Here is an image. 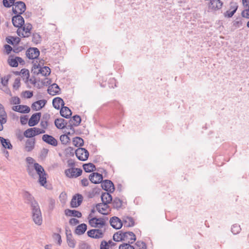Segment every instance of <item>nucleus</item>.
I'll return each instance as SVG.
<instances>
[{
    "instance_id": "f257e3e1",
    "label": "nucleus",
    "mask_w": 249,
    "mask_h": 249,
    "mask_svg": "<svg viewBox=\"0 0 249 249\" xmlns=\"http://www.w3.org/2000/svg\"><path fill=\"white\" fill-rule=\"evenodd\" d=\"M27 171L28 174L35 178L36 176V172L39 176V182L41 186H44L46 183V176L43 167L37 163H35L33 166L28 165L27 166Z\"/></svg>"
},
{
    "instance_id": "f03ea898",
    "label": "nucleus",
    "mask_w": 249,
    "mask_h": 249,
    "mask_svg": "<svg viewBox=\"0 0 249 249\" xmlns=\"http://www.w3.org/2000/svg\"><path fill=\"white\" fill-rule=\"evenodd\" d=\"M31 210L33 220L36 224L41 225L42 223V217L39 205L34 206Z\"/></svg>"
},
{
    "instance_id": "7ed1b4c3",
    "label": "nucleus",
    "mask_w": 249,
    "mask_h": 249,
    "mask_svg": "<svg viewBox=\"0 0 249 249\" xmlns=\"http://www.w3.org/2000/svg\"><path fill=\"white\" fill-rule=\"evenodd\" d=\"M32 25L30 23H26L22 27L18 28L17 30L18 35L22 37H29L31 35V30Z\"/></svg>"
},
{
    "instance_id": "20e7f679",
    "label": "nucleus",
    "mask_w": 249,
    "mask_h": 249,
    "mask_svg": "<svg viewBox=\"0 0 249 249\" xmlns=\"http://www.w3.org/2000/svg\"><path fill=\"white\" fill-rule=\"evenodd\" d=\"M106 229L103 230L102 228L97 229H92L87 232L88 235L92 238L100 239L104 236Z\"/></svg>"
},
{
    "instance_id": "39448f33",
    "label": "nucleus",
    "mask_w": 249,
    "mask_h": 249,
    "mask_svg": "<svg viewBox=\"0 0 249 249\" xmlns=\"http://www.w3.org/2000/svg\"><path fill=\"white\" fill-rule=\"evenodd\" d=\"M89 223L92 227L102 228L106 225V220L103 218L95 217L89 219Z\"/></svg>"
},
{
    "instance_id": "423d86ee",
    "label": "nucleus",
    "mask_w": 249,
    "mask_h": 249,
    "mask_svg": "<svg viewBox=\"0 0 249 249\" xmlns=\"http://www.w3.org/2000/svg\"><path fill=\"white\" fill-rule=\"evenodd\" d=\"M75 155L80 160L85 161L88 159L89 153L85 148L79 147L75 150Z\"/></svg>"
},
{
    "instance_id": "0eeeda50",
    "label": "nucleus",
    "mask_w": 249,
    "mask_h": 249,
    "mask_svg": "<svg viewBox=\"0 0 249 249\" xmlns=\"http://www.w3.org/2000/svg\"><path fill=\"white\" fill-rule=\"evenodd\" d=\"M15 7H13V12L15 14H22L26 10V5L23 1H17L15 3Z\"/></svg>"
},
{
    "instance_id": "6e6552de",
    "label": "nucleus",
    "mask_w": 249,
    "mask_h": 249,
    "mask_svg": "<svg viewBox=\"0 0 249 249\" xmlns=\"http://www.w3.org/2000/svg\"><path fill=\"white\" fill-rule=\"evenodd\" d=\"M23 198L26 203L31 205V208H33L34 206H36L38 205L34 197L28 192L25 191L23 193Z\"/></svg>"
},
{
    "instance_id": "1a4fd4ad",
    "label": "nucleus",
    "mask_w": 249,
    "mask_h": 249,
    "mask_svg": "<svg viewBox=\"0 0 249 249\" xmlns=\"http://www.w3.org/2000/svg\"><path fill=\"white\" fill-rule=\"evenodd\" d=\"M82 170L80 168H71L65 171L66 176L69 178H76L81 175Z\"/></svg>"
},
{
    "instance_id": "9d476101",
    "label": "nucleus",
    "mask_w": 249,
    "mask_h": 249,
    "mask_svg": "<svg viewBox=\"0 0 249 249\" xmlns=\"http://www.w3.org/2000/svg\"><path fill=\"white\" fill-rule=\"evenodd\" d=\"M40 54L39 50L36 48H30L26 52V55L29 59L37 58Z\"/></svg>"
},
{
    "instance_id": "9b49d317",
    "label": "nucleus",
    "mask_w": 249,
    "mask_h": 249,
    "mask_svg": "<svg viewBox=\"0 0 249 249\" xmlns=\"http://www.w3.org/2000/svg\"><path fill=\"white\" fill-rule=\"evenodd\" d=\"M223 4V3L220 0H211L209 4L208 8L212 11H217L220 10Z\"/></svg>"
},
{
    "instance_id": "f8f14e48",
    "label": "nucleus",
    "mask_w": 249,
    "mask_h": 249,
    "mask_svg": "<svg viewBox=\"0 0 249 249\" xmlns=\"http://www.w3.org/2000/svg\"><path fill=\"white\" fill-rule=\"evenodd\" d=\"M101 186L103 189L108 192L112 193L115 190L113 183L109 180L106 179L101 182Z\"/></svg>"
},
{
    "instance_id": "ddd939ff",
    "label": "nucleus",
    "mask_w": 249,
    "mask_h": 249,
    "mask_svg": "<svg viewBox=\"0 0 249 249\" xmlns=\"http://www.w3.org/2000/svg\"><path fill=\"white\" fill-rule=\"evenodd\" d=\"M83 197L80 194H77L74 196L71 201V206L72 208H76L81 205Z\"/></svg>"
},
{
    "instance_id": "4468645a",
    "label": "nucleus",
    "mask_w": 249,
    "mask_h": 249,
    "mask_svg": "<svg viewBox=\"0 0 249 249\" xmlns=\"http://www.w3.org/2000/svg\"><path fill=\"white\" fill-rule=\"evenodd\" d=\"M16 15L12 18V23L15 27L19 28L24 25V20L21 15Z\"/></svg>"
},
{
    "instance_id": "2eb2a0df",
    "label": "nucleus",
    "mask_w": 249,
    "mask_h": 249,
    "mask_svg": "<svg viewBox=\"0 0 249 249\" xmlns=\"http://www.w3.org/2000/svg\"><path fill=\"white\" fill-rule=\"evenodd\" d=\"M96 208L97 211L104 215L108 214L109 211V206L108 204L106 203H100L96 205Z\"/></svg>"
},
{
    "instance_id": "dca6fc26",
    "label": "nucleus",
    "mask_w": 249,
    "mask_h": 249,
    "mask_svg": "<svg viewBox=\"0 0 249 249\" xmlns=\"http://www.w3.org/2000/svg\"><path fill=\"white\" fill-rule=\"evenodd\" d=\"M41 116V113L40 112L33 114L28 121V125L30 126H34L36 125L39 122Z\"/></svg>"
},
{
    "instance_id": "f3484780",
    "label": "nucleus",
    "mask_w": 249,
    "mask_h": 249,
    "mask_svg": "<svg viewBox=\"0 0 249 249\" xmlns=\"http://www.w3.org/2000/svg\"><path fill=\"white\" fill-rule=\"evenodd\" d=\"M42 140L46 143L53 146L57 145V140L52 136L48 134H44L42 136Z\"/></svg>"
},
{
    "instance_id": "a211bd4d",
    "label": "nucleus",
    "mask_w": 249,
    "mask_h": 249,
    "mask_svg": "<svg viewBox=\"0 0 249 249\" xmlns=\"http://www.w3.org/2000/svg\"><path fill=\"white\" fill-rule=\"evenodd\" d=\"M110 225L115 229H120L123 226V222L118 217L114 216L110 219Z\"/></svg>"
},
{
    "instance_id": "6ab92c4d",
    "label": "nucleus",
    "mask_w": 249,
    "mask_h": 249,
    "mask_svg": "<svg viewBox=\"0 0 249 249\" xmlns=\"http://www.w3.org/2000/svg\"><path fill=\"white\" fill-rule=\"evenodd\" d=\"M90 181L94 184L101 183L103 179L102 175L98 173H92L89 176Z\"/></svg>"
},
{
    "instance_id": "aec40b11",
    "label": "nucleus",
    "mask_w": 249,
    "mask_h": 249,
    "mask_svg": "<svg viewBox=\"0 0 249 249\" xmlns=\"http://www.w3.org/2000/svg\"><path fill=\"white\" fill-rule=\"evenodd\" d=\"M12 108L14 111L21 113H28L30 111V108L26 105L15 106Z\"/></svg>"
},
{
    "instance_id": "412c9836",
    "label": "nucleus",
    "mask_w": 249,
    "mask_h": 249,
    "mask_svg": "<svg viewBox=\"0 0 249 249\" xmlns=\"http://www.w3.org/2000/svg\"><path fill=\"white\" fill-rule=\"evenodd\" d=\"M36 140L35 138H31L27 140L25 144V150L27 152L32 151L35 145Z\"/></svg>"
},
{
    "instance_id": "4be33fe9",
    "label": "nucleus",
    "mask_w": 249,
    "mask_h": 249,
    "mask_svg": "<svg viewBox=\"0 0 249 249\" xmlns=\"http://www.w3.org/2000/svg\"><path fill=\"white\" fill-rule=\"evenodd\" d=\"M60 88L56 84H53L49 86L48 89V92L49 94L52 95H55L59 94Z\"/></svg>"
},
{
    "instance_id": "5701e85b",
    "label": "nucleus",
    "mask_w": 249,
    "mask_h": 249,
    "mask_svg": "<svg viewBox=\"0 0 249 249\" xmlns=\"http://www.w3.org/2000/svg\"><path fill=\"white\" fill-rule=\"evenodd\" d=\"M124 233H127L125 236L123 241L128 242V243L132 244L136 240V236L135 234L131 231L124 232Z\"/></svg>"
},
{
    "instance_id": "b1692460",
    "label": "nucleus",
    "mask_w": 249,
    "mask_h": 249,
    "mask_svg": "<svg viewBox=\"0 0 249 249\" xmlns=\"http://www.w3.org/2000/svg\"><path fill=\"white\" fill-rule=\"evenodd\" d=\"M64 105L65 103L63 100L60 97H55L53 100V106L56 109H60V105L62 107Z\"/></svg>"
},
{
    "instance_id": "393cba45",
    "label": "nucleus",
    "mask_w": 249,
    "mask_h": 249,
    "mask_svg": "<svg viewBox=\"0 0 249 249\" xmlns=\"http://www.w3.org/2000/svg\"><path fill=\"white\" fill-rule=\"evenodd\" d=\"M60 113L62 117L67 119L69 118L72 114L71 109L69 107H65L64 106L61 107Z\"/></svg>"
},
{
    "instance_id": "a878e982",
    "label": "nucleus",
    "mask_w": 249,
    "mask_h": 249,
    "mask_svg": "<svg viewBox=\"0 0 249 249\" xmlns=\"http://www.w3.org/2000/svg\"><path fill=\"white\" fill-rule=\"evenodd\" d=\"M123 223L124 227H131L134 226L135 222L134 219L129 216H124L123 218Z\"/></svg>"
},
{
    "instance_id": "bb28decb",
    "label": "nucleus",
    "mask_w": 249,
    "mask_h": 249,
    "mask_svg": "<svg viewBox=\"0 0 249 249\" xmlns=\"http://www.w3.org/2000/svg\"><path fill=\"white\" fill-rule=\"evenodd\" d=\"M65 213L68 216H73L80 218L82 216V213L79 211L75 210L66 209L65 211Z\"/></svg>"
},
{
    "instance_id": "cd10ccee",
    "label": "nucleus",
    "mask_w": 249,
    "mask_h": 249,
    "mask_svg": "<svg viewBox=\"0 0 249 249\" xmlns=\"http://www.w3.org/2000/svg\"><path fill=\"white\" fill-rule=\"evenodd\" d=\"M46 103V100H40L33 103L32 104V107L34 110H39L45 105Z\"/></svg>"
},
{
    "instance_id": "c85d7f7f",
    "label": "nucleus",
    "mask_w": 249,
    "mask_h": 249,
    "mask_svg": "<svg viewBox=\"0 0 249 249\" xmlns=\"http://www.w3.org/2000/svg\"><path fill=\"white\" fill-rule=\"evenodd\" d=\"M101 200L103 203L108 204L112 201V196L108 192L104 193L102 194Z\"/></svg>"
},
{
    "instance_id": "c756f323",
    "label": "nucleus",
    "mask_w": 249,
    "mask_h": 249,
    "mask_svg": "<svg viewBox=\"0 0 249 249\" xmlns=\"http://www.w3.org/2000/svg\"><path fill=\"white\" fill-rule=\"evenodd\" d=\"M127 233H124L122 231H119L115 233L113 236V239L116 242L123 241Z\"/></svg>"
},
{
    "instance_id": "7c9ffc66",
    "label": "nucleus",
    "mask_w": 249,
    "mask_h": 249,
    "mask_svg": "<svg viewBox=\"0 0 249 249\" xmlns=\"http://www.w3.org/2000/svg\"><path fill=\"white\" fill-rule=\"evenodd\" d=\"M66 121L63 118L56 119L54 121V124L55 126L60 129H62L65 128L66 126Z\"/></svg>"
},
{
    "instance_id": "2f4dec72",
    "label": "nucleus",
    "mask_w": 249,
    "mask_h": 249,
    "mask_svg": "<svg viewBox=\"0 0 249 249\" xmlns=\"http://www.w3.org/2000/svg\"><path fill=\"white\" fill-rule=\"evenodd\" d=\"M0 142L5 149H12L13 146L8 139L0 137Z\"/></svg>"
},
{
    "instance_id": "473e14b6",
    "label": "nucleus",
    "mask_w": 249,
    "mask_h": 249,
    "mask_svg": "<svg viewBox=\"0 0 249 249\" xmlns=\"http://www.w3.org/2000/svg\"><path fill=\"white\" fill-rule=\"evenodd\" d=\"M87 226L86 224L83 223L79 225L75 230V233L78 235L83 234L87 230Z\"/></svg>"
},
{
    "instance_id": "72a5a7b5",
    "label": "nucleus",
    "mask_w": 249,
    "mask_h": 249,
    "mask_svg": "<svg viewBox=\"0 0 249 249\" xmlns=\"http://www.w3.org/2000/svg\"><path fill=\"white\" fill-rule=\"evenodd\" d=\"M83 167L84 171L87 173L92 172L95 169V166L91 163L84 164Z\"/></svg>"
},
{
    "instance_id": "f704fd0d",
    "label": "nucleus",
    "mask_w": 249,
    "mask_h": 249,
    "mask_svg": "<svg viewBox=\"0 0 249 249\" xmlns=\"http://www.w3.org/2000/svg\"><path fill=\"white\" fill-rule=\"evenodd\" d=\"M6 41L9 44L14 45V44H18L20 41V38L18 37L10 36L6 38Z\"/></svg>"
},
{
    "instance_id": "c9c22d12",
    "label": "nucleus",
    "mask_w": 249,
    "mask_h": 249,
    "mask_svg": "<svg viewBox=\"0 0 249 249\" xmlns=\"http://www.w3.org/2000/svg\"><path fill=\"white\" fill-rule=\"evenodd\" d=\"M72 142L75 146L80 147L83 145L84 140L81 138L76 137L73 138Z\"/></svg>"
},
{
    "instance_id": "e433bc0d",
    "label": "nucleus",
    "mask_w": 249,
    "mask_h": 249,
    "mask_svg": "<svg viewBox=\"0 0 249 249\" xmlns=\"http://www.w3.org/2000/svg\"><path fill=\"white\" fill-rule=\"evenodd\" d=\"M112 206L114 208L119 209L122 206V201L118 198H115L112 201Z\"/></svg>"
},
{
    "instance_id": "4c0bfd02",
    "label": "nucleus",
    "mask_w": 249,
    "mask_h": 249,
    "mask_svg": "<svg viewBox=\"0 0 249 249\" xmlns=\"http://www.w3.org/2000/svg\"><path fill=\"white\" fill-rule=\"evenodd\" d=\"M35 131L33 128H28L24 132V136L28 138H32L35 136Z\"/></svg>"
},
{
    "instance_id": "58836bf2",
    "label": "nucleus",
    "mask_w": 249,
    "mask_h": 249,
    "mask_svg": "<svg viewBox=\"0 0 249 249\" xmlns=\"http://www.w3.org/2000/svg\"><path fill=\"white\" fill-rule=\"evenodd\" d=\"M8 63L10 66L13 67H16L18 66L16 57L14 58V57L11 55L9 56L8 59Z\"/></svg>"
},
{
    "instance_id": "ea45409f",
    "label": "nucleus",
    "mask_w": 249,
    "mask_h": 249,
    "mask_svg": "<svg viewBox=\"0 0 249 249\" xmlns=\"http://www.w3.org/2000/svg\"><path fill=\"white\" fill-rule=\"evenodd\" d=\"M39 72L43 76H47L50 74L51 70L48 67L45 66L40 68Z\"/></svg>"
},
{
    "instance_id": "a19ab883",
    "label": "nucleus",
    "mask_w": 249,
    "mask_h": 249,
    "mask_svg": "<svg viewBox=\"0 0 249 249\" xmlns=\"http://www.w3.org/2000/svg\"><path fill=\"white\" fill-rule=\"evenodd\" d=\"M67 240L70 247L72 248H74L75 244L74 240L72 238V234L71 233H70L69 235H67Z\"/></svg>"
},
{
    "instance_id": "79ce46f5",
    "label": "nucleus",
    "mask_w": 249,
    "mask_h": 249,
    "mask_svg": "<svg viewBox=\"0 0 249 249\" xmlns=\"http://www.w3.org/2000/svg\"><path fill=\"white\" fill-rule=\"evenodd\" d=\"M70 121L71 122L73 123L74 126H78L81 123V119L79 115H76L73 116Z\"/></svg>"
},
{
    "instance_id": "37998d69",
    "label": "nucleus",
    "mask_w": 249,
    "mask_h": 249,
    "mask_svg": "<svg viewBox=\"0 0 249 249\" xmlns=\"http://www.w3.org/2000/svg\"><path fill=\"white\" fill-rule=\"evenodd\" d=\"M11 105H19L20 104V99L17 96H14L11 98L9 100Z\"/></svg>"
},
{
    "instance_id": "c03bdc74",
    "label": "nucleus",
    "mask_w": 249,
    "mask_h": 249,
    "mask_svg": "<svg viewBox=\"0 0 249 249\" xmlns=\"http://www.w3.org/2000/svg\"><path fill=\"white\" fill-rule=\"evenodd\" d=\"M32 41L36 44H38L41 42V36L37 33L33 34L32 36Z\"/></svg>"
},
{
    "instance_id": "a18cd8bd",
    "label": "nucleus",
    "mask_w": 249,
    "mask_h": 249,
    "mask_svg": "<svg viewBox=\"0 0 249 249\" xmlns=\"http://www.w3.org/2000/svg\"><path fill=\"white\" fill-rule=\"evenodd\" d=\"M60 140L61 142L63 144H66L69 142L70 139L67 135H62L60 137Z\"/></svg>"
},
{
    "instance_id": "49530a36",
    "label": "nucleus",
    "mask_w": 249,
    "mask_h": 249,
    "mask_svg": "<svg viewBox=\"0 0 249 249\" xmlns=\"http://www.w3.org/2000/svg\"><path fill=\"white\" fill-rule=\"evenodd\" d=\"M15 0H3V4L5 7H10L12 5H15Z\"/></svg>"
},
{
    "instance_id": "de8ad7c7",
    "label": "nucleus",
    "mask_w": 249,
    "mask_h": 249,
    "mask_svg": "<svg viewBox=\"0 0 249 249\" xmlns=\"http://www.w3.org/2000/svg\"><path fill=\"white\" fill-rule=\"evenodd\" d=\"M240 231V226L237 224L233 225L231 229V232L234 234L238 233Z\"/></svg>"
},
{
    "instance_id": "09e8293b",
    "label": "nucleus",
    "mask_w": 249,
    "mask_h": 249,
    "mask_svg": "<svg viewBox=\"0 0 249 249\" xmlns=\"http://www.w3.org/2000/svg\"><path fill=\"white\" fill-rule=\"evenodd\" d=\"M0 118L7 119V114L2 104H0Z\"/></svg>"
},
{
    "instance_id": "8fccbe9b",
    "label": "nucleus",
    "mask_w": 249,
    "mask_h": 249,
    "mask_svg": "<svg viewBox=\"0 0 249 249\" xmlns=\"http://www.w3.org/2000/svg\"><path fill=\"white\" fill-rule=\"evenodd\" d=\"M20 73L21 74L22 76L24 77V78L26 79V80H28L30 76L29 70L23 69L21 70Z\"/></svg>"
},
{
    "instance_id": "3c124183",
    "label": "nucleus",
    "mask_w": 249,
    "mask_h": 249,
    "mask_svg": "<svg viewBox=\"0 0 249 249\" xmlns=\"http://www.w3.org/2000/svg\"><path fill=\"white\" fill-rule=\"evenodd\" d=\"M136 249H146V246L144 242L138 241L136 243Z\"/></svg>"
},
{
    "instance_id": "603ef678",
    "label": "nucleus",
    "mask_w": 249,
    "mask_h": 249,
    "mask_svg": "<svg viewBox=\"0 0 249 249\" xmlns=\"http://www.w3.org/2000/svg\"><path fill=\"white\" fill-rule=\"evenodd\" d=\"M10 77V76L9 75H8L7 76H5L1 78L0 83L2 84V85L3 86H4V87L7 86Z\"/></svg>"
},
{
    "instance_id": "864d4df0",
    "label": "nucleus",
    "mask_w": 249,
    "mask_h": 249,
    "mask_svg": "<svg viewBox=\"0 0 249 249\" xmlns=\"http://www.w3.org/2000/svg\"><path fill=\"white\" fill-rule=\"evenodd\" d=\"M129 243H124L120 245L119 249H135L133 246L130 245Z\"/></svg>"
},
{
    "instance_id": "5fc2aeb1",
    "label": "nucleus",
    "mask_w": 249,
    "mask_h": 249,
    "mask_svg": "<svg viewBox=\"0 0 249 249\" xmlns=\"http://www.w3.org/2000/svg\"><path fill=\"white\" fill-rule=\"evenodd\" d=\"M235 13V10H227L226 12L224 13V16L226 18H231L234 13Z\"/></svg>"
},
{
    "instance_id": "6e6d98bb",
    "label": "nucleus",
    "mask_w": 249,
    "mask_h": 249,
    "mask_svg": "<svg viewBox=\"0 0 249 249\" xmlns=\"http://www.w3.org/2000/svg\"><path fill=\"white\" fill-rule=\"evenodd\" d=\"M67 195L65 193L62 192L60 194L59 196V199L60 201L62 203H65L66 200H67Z\"/></svg>"
},
{
    "instance_id": "4d7b16f0",
    "label": "nucleus",
    "mask_w": 249,
    "mask_h": 249,
    "mask_svg": "<svg viewBox=\"0 0 249 249\" xmlns=\"http://www.w3.org/2000/svg\"><path fill=\"white\" fill-rule=\"evenodd\" d=\"M33 129H34L35 131V136L40 134H43L45 133V130L36 127H33Z\"/></svg>"
},
{
    "instance_id": "13d9d810",
    "label": "nucleus",
    "mask_w": 249,
    "mask_h": 249,
    "mask_svg": "<svg viewBox=\"0 0 249 249\" xmlns=\"http://www.w3.org/2000/svg\"><path fill=\"white\" fill-rule=\"evenodd\" d=\"M241 16L242 17L249 18V7L247 9L244 10L241 13Z\"/></svg>"
},
{
    "instance_id": "bf43d9fd",
    "label": "nucleus",
    "mask_w": 249,
    "mask_h": 249,
    "mask_svg": "<svg viewBox=\"0 0 249 249\" xmlns=\"http://www.w3.org/2000/svg\"><path fill=\"white\" fill-rule=\"evenodd\" d=\"M49 150L47 148H43L41 151L40 157L42 158H45L48 153Z\"/></svg>"
},
{
    "instance_id": "052dcab7",
    "label": "nucleus",
    "mask_w": 249,
    "mask_h": 249,
    "mask_svg": "<svg viewBox=\"0 0 249 249\" xmlns=\"http://www.w3.org/2000/svg\"><path fill=\"white\" fill-rule=\"evenodd\" d=\"M20 79L18 78H16L15 80L14 84H13V88L17 89H18V88L20 87Z\"/></svg>"
},
{
    "instance_id": "680f3d73",
    "label": "nucleus",
    "mask_w": 249,
    "mask_h": 249,
    "mask_svg": "<svg viewBox=\"0 0 249 249\" xmlns=\"http://www.w3.org/2000/svg\"><path fill=\"white\" fill-rule=\"evenodd\" d=\"M55 200L53 199H51L49 201V208L51 210H53L55 206Z\"/></svg>"
},
{
    "instance_id": "e2e57ef3",
    "label": "nucleus",
    "mask_w": 249,
    "mask_h": 249,
    "mask_svg": "<svg viewBox=\"0 0 249 249\" xmlns=\"http://www.w3.org/2000/svg\"><path fill=\"white\" fill-rule=\"evenodd\" d=\"M79 220L76 218H71L70 219L69 223L72 226H75L79 223Z\"/></svg>"
},
{
    "instance_id": "0e129e2a",
    "label": "nucleus",
    "mask_w": 249,
    "mask_h": 249,
    "mask_svg": "<svg viewBox=\"0 0 249 249\" xmlns=\"http://www.w3.org/2000/svg\"><path fill=\"white\" fill-rule=\"evenodd\" d=\"M53 238L55 240H57L58 241V244L59 245H60L61 242H62V240H61V236L58 233H54L53 234Z\"/></svg>"
},
{
    "instance_id": "69168bd1",
    "label": "nucleus",
    "mask_w": 249,
    "mask_h": 249,
    "mask_svg": "<svg viewBox=\"0 0 249 249\" xmlns=\"http://www.w3.org/2000/svg\"><path fill=\"white\" fill-rule=\"evenodd\" d=\"M238 8V5L237 3L234 2H231L230 3V9L231 10H235V12L236 11Z\"/></svg>"
},
{
    "instance_id": "338daca9",
    "label": "nucleus",
    "mask_w": 249,
    "mask_h": 249,
    "mask_svg": "<svg viewBox=\"0 0 249 249\" xmlns=\"http://www.w3.org/2000/svg\"><path fill=\"white\" fill-rule=\"evenodd\" d=\"M108 246L107 242L106 241L104 240L101 242L100 245V249H107V247Z\"/></svg>"
},
{
    "instance_id": "774afa93",
    "label": "nucleus",
    "mask_w": 249,
    "mask_h": 249,
    "mask_svg": "<svg viewBox=\"0 0 249 249\" xmlns=\"http://www.w3.org/2000/svg\"><path fill=\"white\" fill-rule=\"evenodd\" d=\"M81 249H90V246L86 243H83L80 245Z\"/></svg>"
}]
</instances>
